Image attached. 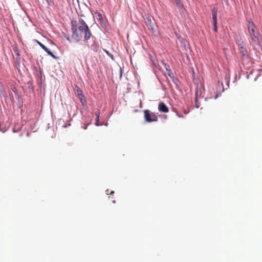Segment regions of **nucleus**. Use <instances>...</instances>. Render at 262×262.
Returning <instances> with one entry per match:
<instances>
[{"instance_id":"nucleus-1","label":"nucleus","mask_w":262,"mask_h":262,"mask_svg":"<svg viewBox=\"0 0 262 262\" xmlns=\"http://www.w3.org/2000/svg\"><path fill=\"white\" fill-rule=\"evenodd\" d=\"M71 30L72 32V37L77 42L79 41L82 35H84V40L87 41L92 35L88 25L78 26L76 20L71 21Z\"/></svg>"},{"instance_id":"nucleus-2","label":"nucleus","mask_w":262,"mask_h":262,"mask_svg":"<svg viewBox=\"0 0 262 262\" xmlns=\"http://www.w3.org/2000/svg\"><path fill=\"white\" fill-rule=\"evenodd\" d=\"M249 36L251 39V44L254 46H260V34L258 29L253 21H248L247 24Z\"/></svg>"},{"instance_id":"nucleus-3","label":"nucleus","mask_w":262,"mask_h":262,"mask_svg":"<svg viewBox=\"0 0 262 262\" xmlns=\"http://www.w3.org/2000/svg\"><path fill=\"white\" fill-rule=\"evenodd\" d=\"M144 117L145 120L147 122H157L158 121L157 116L155 114L150 113L148 110L144 111Z\"/></svg>"},{"instance_id":"nucleus-4","label":"nucleus","mask_w":262,"mask_h":262,"mask_svg":"<svg viewBox=\"0 0 262 262\" xmlns=\"http://www.w3.org/2000/svg\"><path fill=\"white\" fill-rule=\"evenodd\" d=\"M238 50L243 59H247L248 58L249 54L246 47H241L240 48H238Z\"/></svg>"},{"instance_id":"nucleus-5","label":"nucleus","mask_w":262,"mask_h":262,"mask_svg":"<svg viewBox=\"0 0 262 262\" xmlns=\"http://www.w3.org/2000/svg\"><path fill=\"white\" fill-rule=\"evenodd\" d=\"M36 42L39 45V46L44 50L49 55L51 56L54 58H55V55L53 54L52 52L47 48L44 45H43L41 42L39 41L38 40H36Z\"/></svg>"},{"instance_id":"nucleus-6","label":"nucleus","mask_w":262,"mask_h":262,"mask_svg":"<svg viewBox=\"0 0 262 262\" xmlns=\"http://www.w3.org/2000/svg\"><path fill=\"white\" fill-rule=\"evenodd\" d=\"M158 110L160 112L163 113H168L169 109L164 102H160L158 105Z\"/></svg>"},{"instance_id":"nucleus-7","label":"nucleus","mask_w":262,"mask_h":262,"mask_svg":"<svg viewBox=\"0 0 262 262\" xmlns=\"http://www.w3.org/2000/svg\"><path fill=\"white\" fill-rule=\"evenodd\" d=\"M145 24L149 29H150L151 30H154V22L152 20L151 17L149 16H148L146 17Z\"/></svg>"},{"instance_id":"nucleus-8","label":"nucleus","mask_w":262,"mask_h":262,"mask_svg":"<svg viewBox=\"0 0 262 262\" xmlns=\"http://www.w3.org/2000/svg\"><path fill=\"white\" fill-rule=\"evenodd\" d=\"M212 15V19L213 24L217 23V9L215 8H213L211 10Z\"/></svg>"},{"instance_id":"nucleus-9","label":"nucleus","mask_w":262,"mask_h":262,"mask_svg":"<svg viewBox=\"0 0 262 262\" xmlns=\"http://www.w3.org/2000/svg\"><path fill=\"white\" fill-rule=\"evenodd\" d=\"M90 48L94 52H97L99 48V46L97 43L94 41L93 43L90 46Z\"/></svg>"},{"instance_id":"nucleus-10","label":"nucleus","mask_w":262,"mask_h":262,"mask_svg":"<svg viewBox=\"0 0 262 262\" xmlns=\"http://www.w3.org/2000/svg\"><path fill=\"white\" fill-rule=\"evenodd\" d=\"M236 43L238 48H240L241 47H245V45L241 38L237 39L236 41Z\"/></svg>"},{"instance_id":"nucleus-11","label":"nucleus","mask_w":262,"mask_h":262,"mask_svg":"<svg viewBox=\"0 0 262 262\" xmlns=\"http://www.w3.org/2000/svg\"><path fill=\"white\" fill-rule=\"evenodd\" d=\"M76 93L78 98L83 97V96H84L82 91L79 87H77L76 89Z\"/></svg>"},{"instance_id":"nucleus-12","label":"nucleus","mask_w":262,"mask_h":262,"mask_svg":"<svg viewBox=\"0 0 262 262\" xmlns=\"http://www.w3.org/2000/svg\"><path fill=\"white\" fill-rule=\"evenodd\" d=\"M13 51L14 52V53L15 54V55L18 57V58H16V59H18L19 60L20 59V58H19V50H18V49L17 47H15L13 48Z\"/></svg>"},{"instance_id":"nucleus-13","label":"nucleus","mask_w":262,"mask_h":262,"mask_svg":"<svg viewBox=\"0 0 262 262\" xmlns=\"http://www.w3.org/2000/svg\"><path fill=\"white\" fill-rule=\"evenodd\" d=\"M80 102L83 106L85 105L86 104V100L84 97V96L83 97L79 98Z\"/></svg>"},{"instance_id":"nucleus-14","label":"nucleus","mask_w":262,"mask_h":262,"mask_svg":"<svg viewBox=\"0 0 262 262\" xmlns=\"http://www.w3.org/2000/svg\"><path fill=\"white\" fill-rule=\"evenodd\" d=\"M103 51L106 53V54L109 56L111 57V58L113 60H114L115 58H114V57L113 56V55L112 54H111V53H110L108 51L105 50V49H103Z\"/></svg>"},{"instance_id":"nucleus-15","label":"nucleus","mask_w":262,"mask_h":262,"mask_svg":"<svg viewBox=\"0 0 262 262\" xmlns=\"http://www.w3.org/2000/svg\"><path fill=\"white\" fill-rule=\"evenodd\" d=\"M79 23L80 24V25L79 26H83L87 25L85 23V22L82 18H80L79 19Z\"/></svg>"},{"instance_id":"nucleus-16","label":"nucleus","mask_w":262,"mask_h":262,"mask_svg":"<svg viewBox=\"0 0 262 262\" xmlns=\"http://www.w3.org/2000/svg\"><path fill=\"white\" fill-rule=\"evenodd\" d=\"M95 14L97 17L98 19H99V20L102 19V18H103L102 15L100 12H96L95 13Z\"/></svg>"},{"instance_id":"nucleus-17","label":"nucleus","mask_w":262,"mask_h":262,"mask_svg":"<svg viewBox=\"0 0 262 262\" xmlns=\"http://www.w3.org/2000/svg\"><path fill=\"white\" fill-rule=\"evenodd\" d=\"M100 110H98L96 112H95V115L96 116V118H99L100 115Z\"/></svg>"},{"instance_id":"nucleus-18","label":"nucleus","mask_w":262,"mask_h":262,"mask_svg":"<svg viewBox=\"0 0 262 262\" xmlns=\"http://www.w3.org/2000/svg\"><path fill=\"white\" fill-rule=\"evenodd\" d=\"M213 30L214 31L216 32H217V23H215V24H213Z\"/></svg>"},{"instance_id":"nucleus-19","label":"nucleus","mask_w":262,"mask_h":262,"mask_svg":"<svg viewBox=\"0 0 262 262\" xmlns=\"http://www.w3.org/2000/svg\"><path fill=\"white\" fill-rule=\"evenodd\" d=\"M95 124H96V125H97V126H99V118H96V123H95Z\"/></svg>"},{"instance_id":"nucleus-20","label":"nucleus","mask_w":262,"mask_h":262,"mask_svg":"<svg viewBox=\"0 0 262 262\" xmlns=\"http://www.w3.org/2000/svg\"><path fill=\"white\" fill-rule=\"evenodd\" d=\"M177 115L178 117H179L180 118L182 117V116L180 115V114H179L178 113H177Z\"/></svg>"},{"instance_id":"nucleus-21","label":"nucleus","mask_w":262,"mask_h":262,"mask_svg":"<svg viewBox=\"0 0 262 262\" xmlns=\"http://www.w3.org/2000/svg\"><path fill=\"white\" fill-rule=\"evenodd\" d=\"M114 193V191H111L110 192V194H113Z\"/></svg>"},{"instance_id":"nucleus-22","label":"nucleus","mask_w":262,"mask_h":262,"mask_svg":"<svg viewBox=\"0 0 262 262\" xmlns=\"http://www.w3.org/2000/svg\"><path fill=\"white\" fill-rule=\"evenodd\" d=\"M106 194H108V193H109V190H108V189L106 190Z\"/></svg>"},{"instance_id":"nucleus-23","label":"nucleus","mask_w":262,"mask_h":262,"mask_svg":"<svg viewBox=\"0 0 262 262\" xmlns=\"http://www.w3.org/2000/svg\"><path fill=\"white\" fill-rule=\"evenodd\" d=\"M176 1L177 2V5H179V0H176Z\"/></svg>"},{"instance_id":"nucleus-24","label":"nucleus","mask_w":262,"mask_h":262,"mask_svg":"<svg viewBox=\"0 0 262 262\" xmlns=\"http://www.w3.org/2000/svg\"><path fill=\"white\" fill-rule=\"evenodd\" d=\"M87 126H88V125L84 126V129H86L87 128Z\"/></svg>"},{"instance_id":"nucleus-25","label":"nucleus","mask_w":262,"mask_h":262,"mask_svg":"<svg viewBox=\"0 0 262 262\" xmlns=\"http://www.w3.org/2000/svg\"><path fill=\"white\" fill-rule=\"evenodd\" d=\"M66 38H67V39L69 41H70V38H69V37H67Z\"/></svg>"},{"instance_id":"nucleus-26","label":"nucleus","mask_w":262,"mask_h":262,"mask_svg":"<svg viewBox=\"0 0 262 262\" xmlns=\"http://www.w3.org/2000/svg\"><path fill=\"white\" fill-rule=\"evenodd\" d=\"M47 3H48L49 5H50V2H49L48 0H47Z\"/></svg>"},{"instance_id":"nucleus-27","label":"nucleus","mask_w":262,"mask_h":262,"mask_svg":"<svg viewBox=\"0 0 262 262\" xmlns=\"http://www.w3.org/2000/svg\"><path fill=\"white\" fill-rule=\"evenodd\" d=\"M116 201L115 200L113 201V203H115Z\"/></svg>"}]
</instances>
